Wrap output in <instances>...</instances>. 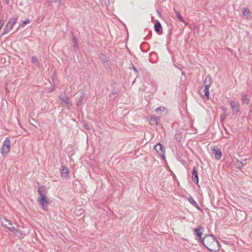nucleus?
Segmentation results:
<instances>
[{
	"label": "nucleus",
	"instance_id": "nucleus-4",
	"mask_svg": "<svg viewBox=\"0 0 252 252\" xmlns=\"http://www.w3.org/2000/svg\"><path fill=\"white\" fill-rule=\"evenodd\" d=\"M18 20L17 17H16L13 18H10L7 23L6 24V26L4 27V29L2 32V33L1 34V36H3V35L7 33L13 27V25L17 22V21Z\"/></svg>",
	"mask_w": 252,
	"mask_h": 252
},
{
	"label": "nucleus",
	"instance_id": "nucleus-25",
	"mask_svg": "<svg viewBox=\"0 0 252 252\" xmlns=\"http://www.w3.org/2000/svg\"><path fill=\"white\" fill-rule=\"evenodd\" d=\"M31 62L33 64H34L37 66H39V63L38 62V60L37 57L35 56H33L32 57Z\"/></svg>",
	"mask_w": 252,
	"mask_h": 252
},
{
	"label": "nucleus",
	"instance_id": "nucleus-28",
	"mask_svg": "<svg viewBox=\"0 0 252 252\" xmlns=\"http://www.w3.org/2000/svg\"><path fill=\"white\" fill-rule=\"evenodd\" d=\"M244 164L242 162L237 160L236 163V168L239 169H241L243 166Z\"/></svg>",
	"mask_w": 252,
	"mask_h": 252
},
{
	"label": "nucleus",
	"instance_id": "nucleus-30",
	"mask_svg": "<svg viewBox=\"0 0 252 252\" xmlns=\"http://www.w3.org/2000/svg\"><path fill=\"white\" fill-rule=\"evenodd\" d=\"M31 20L29 19H27L26 20L23 21L22 23L21 24V26L24 27L27 24L30 23Z\"/></svg>",
	"mask_w": 252,
	"mask_h": 252
},
{
	"label": "nucleus",
	"instance_id": "nucleus-34",
	"mask_svg": "<svg viewBox=\"0 0 252 252\" xmlns=\"http://www.w3.org/2000/svg\"><path fill=\"white\" fill-rule=\"evenodd\" d=\"M221 109L224 112V113H225V112L227 111V109L224 106H223L221 107Z\"/></svg>",
	"mask_w": 252,
	"mask_h": 252
},
{
	"label": "nucleus",
	"instance_id": "nucleus-27",
	"mask_svg": "<svg viewBox=\"0 0 252 252\" xmlns=\"http://www.w3.org/2000/svg\"><path fill=\"white\" fill-rule=\"evenodd\" d=\"M129 68L132 69L134 70L135 73L136 74V76L137 77V76L138 75V70L136 67H135V66H134V65L132 63H130V64L129 65Z\"/></svg>",
	"mask_w": 252,
	"mask_h": 252
},
{
	"label": "nucleus",
	"instance_id": "nucleus-9",
	"mask_svg": "<svg viewBox=\"0 0 252 252\" xmlns=\"http://www.w3.org/2000/svg\"><path fill=\"white\" fill-rule=\"evenodd\" d=\"M192 180L194 182V183L198 185L199 183V178L198 175V172L196 170L195 167H193L192 171ZM198 187L200 188V186L198 185Z\"/></svg>",
	"mask_w": 252,
	"mask_h": 252
},
{
	"label": "nucleus",
	"instance_id": "nucleus-1",
	"mask_svg": "<svg viewBox=\"0 0 252 252\" xmlns=\"http://www.w3.org/2000/svg\"><path fill=\"white\" fill-rule=\"evenodd\" d=\"M201 243L210 251L217 252L220 249V244L212 234H206L201 240Z\"/></svg>",
	"mask_w": 252,
	"mask_h": 252
},
{
	"label": "nucleus",
	"instance_id": "nucleus-14",
	"mask_svg": "<svg viewBox=\"0 0 252 252\" xmlns=\"http://www.w3.org/2000/svg\"><path fill=\"white\" fill-rule=\"evenodd\" d=\"M61 174V176L64 178H67L68 177V168L65 165H62Z\"/></svg>",
	"mask_w": 252,
	"mask_h": 252
},
{
	"label": "nucleus",
	"instance_id": "nucleus-20",
	"mask_svg": "<svg viewBox=\"0 0 252 252\" xmlns=\"http://www.w3.org/2000/svg\"><path fill=\"white\" fill-rule=\"evenodd\" d=\"M188 200L193 207L196 208L199 210H201V209L198 206V204L194 200L192 197H189L188 198Z\"/></svg>",
	"mask_w": 252,
	"mask_h": 252
},
{
	"label": "nucleus",
	"instance_id": "nucleus-29",
	"mask_svg": "<svg viewBox=\"0 0 252 252\" xmlns=\"http://www.w3.org/2000/svg\"><path fill=\"white\" fill-rule=\"evenodd\" d=\"M7 229H8L10 232L13 233L14 234H16V233L17 231V230L14 227H6Z\"/></svg>",
	"mask_w": 252,
	"mask_h": 252
},
{
	"label": "nucleus",
	"instance_id": "nucleus-13",
	"mask_svg": "<svg viewBox=\"0 0 252 252\" xmlns=\"http://www.w3.org/2000/svg\"><path fill=\"white\" fill-rule=\"evenodd\" d=\"M0 221L2 225L4 227H7V224L12 225L11 222L2 215H0Z\"/></svg>",
	"mask_w": 252,
	"mask_h": 252
},
{
	"label": "nucleus",
	"instance_id": "nucleus-23",
	"mask_svg": "<svg viewBox=\"0 0 252 252\" xmlns=\"http://www.w3.org/2000/svg\"><path fill=\"white\" fill-rule=\"evenodd\" d=\"M72 41L74 42L73 47L75 50L78 49V39L75 35H73Z\"/></svg>",
	"mask_w": 252,
	"mask_h": 252
},
{
	"label": "nucleus",
	"instance_id": "nucleus-15",
	"mask_svg": "<svg viewBox=\"0 0 252 252\" xmlns=\"http://www.w3.org/2000/svg\"><path fill=\"white\" fill-rule=\"evenodd\" d=\"M59 98L61 100V101L62 102H64V104L68 106L69 105V103L68 102V100H69V97H68L67 95H66V94H64V95H60L59 96Z\"/></svg>",
	"mask_w": 252,
	"mask_h": 252
},
{
	"label": "nucleus",
	"instance_id": "nucleus-16",
	"mask_svg": "<svg viewBox=\"0 0 252 252\" xmlns=\"http://www.w3.org/2000/svg\"><path fill=\"white\" fill-rule=\"evenodd\" d=\"M158 117L154 116H151L149 121L151 125H155L158 126L159 124L158 122Z\"/></svg>",
	"mask_w": 252,
	"mask_h": 252
},
{
	"label": "nucleus",
	"instance_id": "nucleus-21",
	"mask_svg": "<svg viewBox=\"0 0 252 252\" xmlns=\"http://www.w3.org/2000/svg\"><path fill=\"white\" fill-rule=\"evenodd\" d=\"M242 12L243 13V16H246L247 19H249L251 17V12L249 9L247 8H243L242 10Z\"/></svg>",
	"mask_w": 252,
	"mask_h": 252
},
{
	"label": "nucleus",
	"instance_id": "nucleus-43",
	"mask_svg": "<svg viewBox=\"0 0 252 252\" xmlns=\"http://www.w3.org/2000/svg\"><path fill=\"white\" fill-rule=\"evenodd\" d=\"M54 89V87H53V88H52V90H51V91H50V92H51L52 91H53Z\"/></svg>",
	"mask_w": 252,
	"mask_h": 252
},
{
	"label": "nucleus",
	"instance_id": "nucleus-38",
	"mask_svg": "<svg viewBox=\"0 0 252 252\" xmlns=\"http://www.w3.org/2000/svg\"><path fill=\"white\" fill-rule=\"evenodd\" d=\"M171 30H170L169 33V34L168 35V36L169 37V38H171Z\"/></svg>",
	"mask_w": 252,
	"mask_h": 252
},
{
	"label": "nucleus",
	"instance_id": "nucleus-8",
	"mask_svg": "<svg viewBox=\"0 0 252 252\" xmlns=\"http://www.w3.org/2000/svg\"><path fill=\"white\" fill-rule=\"evenodd\" d=\"M229 104L231 106L233 114H236L239 112V104L238 102L230 101Z\"/></svg>",
	"mask_w": 252,
	"mask_h": 252
},
{
	"label": "nucleus",
	"instance_id": "nucleus-24",
	"mask_svg": "<svg viewBox=\"0 0 252 252\" xmlns=\"http://www.w3.org/2000/svg\"><path fill=\"white\" fill-rule=\"evenodd\" d=\"M204 87V96L208 100L209 99V87H208V86Z\"/></svg>",
	"mask_w": 252,
	"mask_h": 252
},
{
	"label": "nucleus",
	"instance_id": "nucleus-40",
	"mask_svg": "<svg viewBox=\"0 0 252 252\" xmlns=\"http://www.w3.org/2000/svg\"><path fill=\"white\" fill-rule=\"evenodd\" d=\"M182 74L184 76H185L186 75V73L184 71H182Z\"/></svg>",
	"mask_w": 252,
	"mask_h": 252
},
{
	"label": "nucleus",
	"instance_id": "nucleus-7",
	"mask_svg": "<svg viewBox=\"0 0 252 252\" xmlns=\"http://www.w3.org/2000/svg\"><path fill=\"white\" fill-rule=\"evenodd\" d=\"M215 158L217 160L220 159L222 157V153L220 150L217 146H214L211 148Z\"/></svg>",
	"mask_w": 252,
	"mask_h": 252
},
{
	"label": "nucleus",
	"instance_id": "nucleus-19",
	"mask_svg": "<svg viewBox=\"0 0 252 252\" xmlns=\"http://www.w3.org/2000/svg\"><path fill=\"white\" fill-rule=\"evenodd\" d=\"M242 100L243 103L249 104L250 103V99L248 95L245 94L244 93L241 94Z\"/></svg>",
	"mask_w": 252,
	"mask_h": 252
},
{
	"label": "nucleus",
	"instance_id": "nucleus-12",
	"mask_svg": "<svg viewBox=\"0 0 252 252\" xmlns=\"http://www.w3.org/2000/svg\"><path fill=\"white\" fill-rule=\"evenodd\" d=\"M154 30L158 34L162 33V28L160 23L158 21H157L154 25Z\"/></svg>",
	"mask_w": 252,
	"mask_h": 252
},
{
	"label": "nucleus",
	"instance_id": "nucleus-18",
	"mask_svg": "<svg viewBox=\"0 0 252 252\" xmlns=\"http://www.w3.org/2000/svg\"><path fill=\"white\" fill-rule=\"evenodd\" d=\"M211 80V76L210 75H207L204 82V87L208 86V87H210L212 83Z\"/></svg>",
	"mask_w": 252,
	"mask_h": 252
},
{
	"label": "nucleus",
	"instance_id": "nucleus-36",
	"mask_svg": "<svg viewBox=\"0 0 252 252\" xmlns=\"http://www.w3.org/2000/svg\"><path fill=\"white\" fill-rule=\"evenodd\" d=\"M10 0H4V2L6 4H8L9 2H10Z\"/></svg>",
	"mask_w": 252,
	"mask_h": 252
},
{
	"label": "nucleus",
	"instance_id": "nucleus-39",
	"mask_svg": "<svg viewBox=\"0 0 252 252\" xmlns=\"http://www.w3.org/2000/svg\"><path fill=\"white\" fill-rule=\"evenodd\" d=\"M85 128L87 129H90V128L88 126H87L86 125H85Z\"/></svg>",
	"mask_w": 252,
	"mask_h": 252
},
{
	"label": "nucleus",
	"instance_id": "nucleus-10",
	"mask_svg": "<svg viewBox=\"0 0 252 252\" xmlns=\"http://www.w3.org/2000/svg\"><path fill=\"white\" fill-rule=\"evenodd\" d=\"M203 231L204 229L201 226H199L198 228L194 229V234L198 238L200 242H201V240L203 239V238H202V235Z\"/></svg>",
	"mask_w": 252,
	"mask_h": 252
},
{
	"label": "nucleus",
	"instance_id": "nucleus-11",
	"mask_svg": "<svg viewBox=\"0 0 252 252\" xmlns=\"http://www.w3.org/2000/svg\"><path fill=\"white\" fill-rule=\"evenodd\" d=\"M155 111L161 116H166L168 113V110L164 106L157 107Z\"/></svg>",
	"mask_w": 252,
	"mask_h": 252
},
{
	"label": "nucleus",
	"instance_id": "nucleus-42",
	"mask_svg": "<svg viewBox=\"0 0 252 252\" xmlns=\"http://www.w3.org/2000/svg\"><path fill=\"white\" fill-rule=\"evenodd\" d=\"M82 212H83V211L81 210H80V214H82Z\"/></svg>",
	"mask_w": 252,
	"mask_h": 252
},
{
	"label": "nucleus",
	"instance_id": "nucleus-2",
	"mask_svg": "<svg viewBox=\"0 0 252 252\" xmlns=\"http://www.w3.org/2000/svg\"><path fill=\"white\" fill-rule=\"evenodd\" d=\"M39 196L38 202L42 209L45 211L48 210L49 202L48 201L46 190H38Z\"/></svg>",
	"mask_w": 252,
	"mask_h": 252
},
{
	"label": "nucleus",
	"instance_id": "nucleus-26",
	"mask_svg": "<svg viewBox=\"0 0 252 252\" xmlns=\"http://www.w3.org/2000/svg\"><path fill=\"white\" fill-rule=\"evenodd\" d=\"M176 15L177 16V18L181 22L185 23L184 19L183 17L181 15V14L177 11H175Z\"/></svg>",
	"mask_w": 252,
	"mask_h": 252
},
{
	"label": "nucleus",
	"instance_id": "nucleus-3",
	"mask_svg": "<svg viewBox=\"0 0 252 252\" xmlns=\"http://www.w3.org/2000/svg\"><path fill=\"white\" fill-rule=\"evenodd\" d=\"M10 139L7 137L5 138L1 148L0 152L3 156H6L10 151Z\"/></svg>",
	"mask_w": 252,
	"mask_h": 252
},
{
	"label": "nucleus",
	"instance_id": "nucleus-31",
	"mask_svg": "<svg viewBox=\"0 0 252 252\" xmlns=\"http://www.w3.org/2000/svg\"><path fill=\"white\" fill-rule=\"evenodd\" d=\"M225 118H226V114H225V113L222 114L220 115V121H221V122H222L224 120Z\"/></svg>",
	"mask_w": 252,
	"mask_h": 252
},
{
	"label": "nucleus",
	"instance_id": "nucleus-33",
	"mask_svg": "<svg viewBox=\"0 0 252 252\" xmlns=\"http://www.w3.org/2000/svg\"><path fill=\"white\" fill-rule=\"evenodd\" d=\"M151 83H152L154 87L157 88V84L156 83L155 81L154 80H152L151 81Z\"/></svg>",
	"mask_w": 252,
	"mask_h": 252
},
{
	"label": "nucleus",
	"instance_id": "nucleus-41",
	"mask_svg": "<svg viewBox=\"0 0 252 252\" xmlns=\"http://www.w3.org/2000/svg\"><path fill=\"white\" fill-rule=\"evenodd\" d=\"M43 188H44L43 187H39V189H43Z\"/></svg>",
	"mask_w": 252,
	"mask_h": 252
},
{
	"label": "nucleus",
	"instance_id": "nucleus-6",
	"mask_svg": "<svg viewBox=\"0 0 252 252\" xmlns=\"http://www.w3.org/2000/svg\"><path fill=\"white\" fill-rule=\"evenodd\" d=\"M98 58L103 64L105 68L111 69L112 64L109 57H106L105 54L101 53L99 54Z\"/></svg>",
	"mask_w": 252,
	"mask_h": 252
},
{
	"label": "nucleus",
	"instance_id": "nucleus-35",
	"mask_svg": "<svg viewBox=\"0 0 252 252\" xmlns=\"http://www.w3.org/2000/svg\"><path fill=\"white\" fill-rule=\"evenodd\" d=\"M117 94V92L113 91V92H112L111 94H110L109 97H111L112 96V95H115V94Z\"/></svg>",
	"mask_w": 252,
	"mask_h": 252
},
{
	"label": "nucleus",
	"instance_id": "nucleus-5",
	"mask_svg": "<svg viewBox=\"0 0 252 252\" xmlns=\"http://www.w3.org/2000/svg\"><path fill=\"white\" fill-rule=\"evenodd\" d=\"M154 148L156 150L157 154L160 156L162 159L165 160V157L164 156L165 148L164 146L158 142L155 145Z\"/></svg>",
	"mask_w": 252,
	"mask_h": 252
},
{
	"label": "nucleus",
	"instance_id": "nucleus-37",
	"mask_svg": "<svg viewBox=\"0 0 252 252\" xmlns=\"http://www.w3.org/2000/svg\"><path fill=\"white\" fill-rule=\"evenodd\" d=\"M54 2L53 1H52V0H50V1H48V4L49 5H51L52 3H53Z\"/></svg>",
	"mask_w": 252,
	"mask_h": 252
},
{
	"label": "nucleus",
	"instance_id": "nucleus-17",
	"mask_svg": "<svg viewBox=\"0 0 252 252\" xmlns=\"http://www.w3.org/2000/svg\"><path fill=\"white\" fill-rule=\"evenodd\" d=\"M85 96V93L84 92H82L81 93V95L79 97L78 100L76 103V105L78 106H82L83 105V101L84 99Z\"/></svg>",
	"mask_w": 252,
	"mask_h": 252
},
{
	"label": "nucleus",
	"instance_id": "nucleus-32",
	"mask_svg": "<svg viewBox=\"0 0 252 252\" xmlns=\"http://www.w3.org/2000/svg\"><path fill=\"white\" fill-rule=\"evenodd\" d=\"M52 1L54 2H59L61 5H63V3H62V0H52Z\"/></svg>",
	"mask_w": 252,
	"mask_h": 252
},
{
	"label": "nucleus",
	"instance_id": "nucleus-22",
	"mask_svg": "<svg viewBox=\"0 0 252 252\" xmlns=\"http://www.w3.org/2000/svg\"><path fill=\"white\" fill-rule=\"evenodd\" d=\"M182 137H183V134H182V132H178L174 135V139L177 142H180L181 139L182 138Z\"/></svg>",
	"mask_w": 252,
	"mask_h": 252
}]
</instances>
